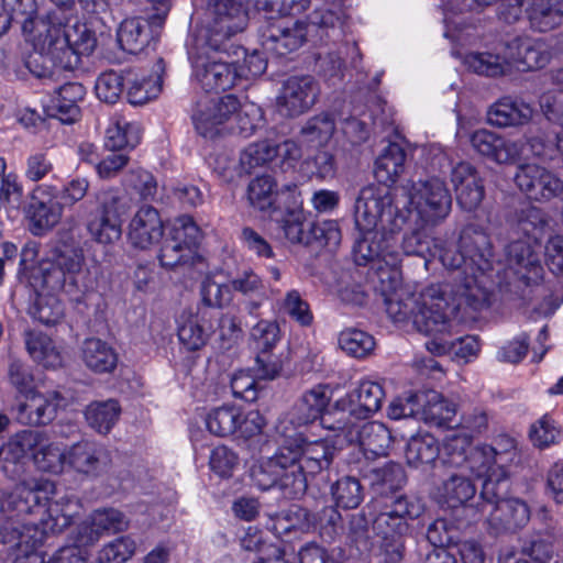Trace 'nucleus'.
I'll return each mask as SVG.
<instances>
[{
	"label": "nucleus",
	"mask_w": 563,
	"mask_h": 563,
	"mask_svg": "<svg viewBox=\"0 0 563 563\" xmlns=\"http://www.w3.org/2000/svg\"><path fill=\"white\" fill-rule=\"evenodd\" d=\"M387 190L366 189L355 202L354 221L361 238L353 252L357 265L371 264L379 280L390 283L391 291L383 289L388 317L395 323L408 324L426 334H443L451 329L452 307L448 290L431 285L420 292L397 288L400 253L395 234L405 223V217L393 208Z\"/></svg>",
	"instance_id": "nucleus-1"
},
{
	"label": "nucleus",
	"mask_w": 563,
	"mask_h": 563,
	"mask_svg": "<svg viewBox=\"0 0 563 563\" xmlns=\"http://www.w3.org/2000/svg\"><path fill=\"white\" fill-rule=\"evenodd\" d=\"M375 534L380 539L385 563H400L405 555L408 520L422 515L424 506L419 498L406 495H382L367 505Z\"/></svg>",
	"instance_id": "nucleus-2"
},
{
	"label": "nucleus",
	"mask_w": 563,
	"mask_h": 563,
	"mask_svg": "<svg viewBox=\"0 0 563 563\" xmlns=\"http://www.w3.org/2000/svg\"><path fill=\"white\" fill-rule=\"evenodd\" d=\"M461 247L467 256L466 277L454 290V301L457 308H470L481 311L488 306L489 294L478 279V274L492 269L494 251L489 235L476 225H467L461 232Z\"/></svg>",
	"instance_id": "nucleus-3"
},
{
	"label": "nucleus",
	"mask_w": 563,
	"mask_h": 563,
	"mask_svg": "<svg viewBox=\"0 0 563 563\" xmlns=\"http://www.w3.org/2000/svg\"><path fill=\"white\" fill-rule=\"evenodd\" d=\"M366 189H375L374 186L365 187L361 190L356 201ZM383 188H376L382 190ZM391 196V206L397 212L405 217V223L412 219L416 225L437 224L445 219L452 207V197L445 183L440 178L432 177L419 179L417 181L408 180L400 188L405 201L402 209L395 205V197L389 188H384Z\"/></svg>",
	"instance_id": "nucleus-4"
},
{
	"label": "nucleus",
	"mask_w": 563,
	"mask_h": 563,
	"mask_svg": "<svg viewBox=\"0 0 563 563\" xmlns=\"http://www.w3.org/2000/svg\"><path fill=\"white\" fill-rule=\"evenodd\" d=\"M53 490L49 481H36L33 485L19 484L13 492L0 490V543L26 544L29 527L34 510H41V492Z\"/></svg>",
	"instance_id": "nucleus-5"
},
{
	"label": "nucleus",
	"mask_w": 563,
	"mask_h": 563,
	"mask_svg": "<svg viewBox=\"0 0 563 563\" xmlns=\"http://www.w3.org/2000/svg\"><path fill=\"white\" fill-rule=\"evenodd\" d=\"M282 445L290 466L285 486L300 497L307 490L308 479L330 467L335 446L327 440L308 441L294 435Z\"/></svg>",
	"instance_id": "nucleus-6"
},
{
	"label": "nucleus",
	"mask_w": 563,
	"mask_h": 563,
	"mask_svg": "<svg viewBox=\"0 0 563 563\" xmlns=\"http://www.w3.org/2000/svg\"><path fill=\"white\" fill-rule=\"evenodd\" d=\"M84 263L80 250H58L52 258L42 263L34 279H40L43 289L53 292L63 290L70 296H78L93 289V283L85 278Z\"/></svg>",
	"instance_id": "nucleus-7"
},
{
	"label": "nucleus",
	"mask_w": 563,
	"mask_h": 563,
	"mask_svg": "<svg viewBox=\"0 0 563 563\" xmlns=\"http://www.w3.org/2000/svg\"><path fill=\"white\" fill-rule=\"evenodd\" d=\"M507 453H497L489 445L471 446L463 437L448 439L442 448L441 463L450 468L459 470L467 476L483 478L495 472L496 466L507 461Z\"/></svg>",
	"instance_id": "nucleus-8"
},
{
	"label": "nucleus",
	"mask_w": 563,
	"mask_h": 563,
	"mask_svg": "<svg viewBox=\"0 0 563 563\" xmlns=\"http://www.w3.org/2000/svg\"><path fill=\"white\" fill-rule=\"evenodd\" d=\"M71 21L70 15L48 11L37 16L36 21L25 22L24 35L35 52L64 69L65 54L71 55L66 36V26Z\"/></svg>",
	"instance_id": "nucleus-9"
},
{
	"label": "nucleus",
	"mask_w": 563,
	"mask_h": 563,
	"mask_svg": "<svg viewBox=\"0 0 563 563\" xmlns=\"http://www.w3.org/2000/svg\"><path fill=\"white\" fill-rule=\"evenodd\" d=\"M384 396L385 393L379 383L369 379L358 382L355 388L335 401L333 415L339 417L336 424L329 428L352 438L355 421L367 419L377 412Z\"/></svg>",
	"instance_id": "nucleus-10"
},
{
	"label": "nucleus",
	"mask_w": 563,
	"mask_h": 563,
	"mask_svg": "<svg viewBox=\"0 0 563 563\" xmlns=\"http://www.w3.org/2000/svg\"><path fill=\"white\" fill-rule=\"evenodd\" d=\"M218 52L201 43L189 51L192 77L207 92L225 91L241 84L238 64L222 60Z\"/></svg>",
	"instance_id": "nucleus-11"
},
{
	"label": "nucleus",
	"mask_w": 563,
	"mask_h": 563,
	"mask_svg": "<svg viewBox=\"0 0 563 563\" xmlns=\"http://www.w3.org/2000/svg\"><path fill=\"white\" fill-rule=\"evenodd\" d=\"M49 483L53 485V490L41 492L42 509L33 511L32 516L40 515L41 517L38 522L31 520L27 539H25L27 547L42 545L48 533L62 532L71 523L73 518L79 514L80 501L73 495H64L54 500L49 499L48 495L55 492V485L52 482Z\"/></svg>",
	"instance_id": "nucleus-12"
},
{
	"label": "nucleus",
	"mask_w": 563,
	"mask_h": 563,
	"mask_svg": "<svg viewBox=\"0 0 563 563\" xmlns=\"http://www.w3.org/2000/svg\"><path fill=\"white\" fill-rule=\"evenodd\" d=\"M247 13L236 0H213L208 9V22L196 43L209 45L213 51L224 49L225 42L244 31Z\"/></svg>",
	"instance_id": "nucleus-13"
},
{
	"label": "nucleus",
	"mask_w": 563,
	"mask_h": 563,
	"mask_svg": "<svg viewBox=\"0 0 563 563\" xmlns=\"http://www.w3.org/2000/svg\"><path fill=\"white\" fill-rule=\"evenodd\" d=\"M129 206L124 197L115 191H104L99 197L96 216L88 222L92 239L101 244H113L121 239V218Z\"/></svg>",
	"instance_id": "nucleus-14"
},
{
	"label": "nucleus",
	"mask_w": 563,
	"mask_h": 563,
	"mask_svg": "<svg viewBox=\"0 0 563 563\" xmlns=\"http://www.w3.org/2000/svg\"><path fill=\"white\" fill-rule=\"evenodd\" d=\"M65 398L59 391H29L15 396L11 413L22 426H44L54 420L59 407L65 406Z\"/></svg>",
	"instance_id": "nucleus-15"
},
{
	"label": "nucleus",
	"mask_w": 563,
	"mask_h": 563,
	"mask_svg": "<svg viewBox=\"0 0 563 563\" xmlns=\"http://www.w3.org/2000/svg\"><path fill=\"white\" fill-rule=\"evenodd\" d=\"M515 183L531 200L550 202L563 198V180L552 170L537 164H521L517 167Z\"/></svg>",
	"instance_id": "nucleus-16"
},
{
	"label": "nucleus",
	"mask_w": 563,
	"mask_h": 563,
	"mask_svg": "<svg viewBox=\"0 0 563 563\" xmlns=\"http://www.w3.org/2000/svg\"><path fill=\"white\" fill-rule=\"evenodd\" d=\"M329 401L330 395L325 386L319 385L306 391L288 413V417L279 421V424L277 426L278 432H280L285 438H291L292 434L287 433L286 423L300 427L312 423L319 418H321L322 424L330 429L329 426L336 424L339 416H334L333 412L329 413L328 417L322 416L324 409L329 405Z\"/></svg>",
	"instance_id": "nucleus-17"
},
{
	"label": "nucleus",
	"mask_w": 563,
	"mask_h": 563,
	"mask_svg": "<svg viewBox=\"0 0 563 563\" xmlns=\"http://www.w3.org/2000/svg\"><path fill=\"white\" fill-rule=\"evenodd\" d=\"M240 101L233 95L219 99L203 98L196 103L192 122L196 131L206 139H213L221 132V126L235 114Z\"/></svg>",
	"instance_id": "nucleus-18"
},
{
	"label": "nucleus",
	"mask_w": 563,
	"mask_h": 563,
	"mask_svg": "<svg viewBox=\"0 0 563 563\" xmlns=\"http://www.w3.org/2000/svg\"><path fill=\"white\" fill-rule=\"evenodd\" d=\"M319 85L311 76H291L287 78L277 97V108L284 117H298L316 103Z\"/></svg>",
	"instance_id": "nucleus-19"
},
{
	"label": "nucleus",
	"mask_w": 563,
	"mask_h": 563,
	"mask_svg": "<svg viewBox=\"0 0 563 563\" xmlns=\"http://www.w3.org/2000/svg\"><path fill=\"white\" fill-rule=\"evenodd\" d=\"M306 35L307 25L302 21L268 20L260 31L263 48L277 56L298 49L305 43Z\"/></svg>",
	"instance_id": "nucleus-20"
},
{
	"label": "nucleus",
	"mask_w": 563,
	"mask_h": 563,
	"mask_svg": "<svg viewBox=\"0 0 563 563\" xmlns=\"http://www.w3.org/2000/svg\"><path fill=\"white\" fill-rule=\"evenodd\" d=\"M503 49L509 68L514 66L522 71L543 68L551 59L547 45L530 36H516L504 43Z\"/></svg>",
	"instance_id": "nucleus-21"
},
{
	"label": "nucleus",
	"mask_w": 563,
	"mask_h": 563,
	"mask_svg": "<svg viewBox=\"0 0 563 563\" xmlns=\"http://www.w3.org/2000/svg\"><path fill=\"white\" fill-rule=\"evenodd\" d=\"M163 234L161 214L151 205L141 206L128 224L126 239L134 249L148 250L162 240Z\"/></svg>",
	"instance_id": "nucleus-22"
},
{
	"label": "nucleus",
	"mask_w": 563,
	"mask_h": 563,
	"mask_svg": "<svg viewBox=\"0 0 563 563\" xmlns=\"http://www.w3.org/2000/svg\"><path fill=\"white\" fill-rule=\"evenodd\" d=\"M44 439V431L24 429L12 434L0 445V468L8 475L18 473V466L24 459H33L37 446Z\"/></svg>",
	"instance_id": "nucleus-23"
},
{
	"label": "nucleus",
	"mask_w": 563,
	"mask_h": 563,
	"mask_svg": "<svg viewBox=\"0 0 563 563\" xmlns=\"http://www.w3.org/2000/svg\"><path fill=\"white\" fill-rule=\"evenodd\" d=\"M283 445L271 457L264 459L255 464L251 470V477L255 486L262 490L278 487L285 497L295 499L299 494H295L290 488L286 487V476L290 471Z\"/></svg>",
	"instance_id": "nucleus-24"
},
{
	"label": "nucleus",
	"mask_w": 563,
	"mask_h": 563,
	"mask_svg": "<svg viewBox=\"0 0 563 563\" xmlns=\"http://www.w3.org/2000/svg\"><path fill=\"white\" fill-rule=\"evenodd\" d=\"M483 515L495 533L516 531L530 520L529 506L519 498L501 500Z\"/></svg>",
	"instance_id": "nucleus-25"
},
{
	"label": "nucleus",
	"mask_w": 563,
	"mask_h": 563,
	"mask_svg": "<svg viewBox=\"0 0 563 563\" xmlns=\"http://www.w3.org/2000/svg\"><path fill=\"white\" fill-rule=\"evenodd\" d=\"M457 203L467 211L479 206L484 198V185L477 170L470 163H459L451 173Z\"/></svg>",
	"instance_id": "nucleus-26"
},
{
	"label": "nucleus",
	"mask_w": 563,
	"mask_h": 563,
	"mask_svg": "<svg viewBox=\"0 0 563 563\" xmlns=\"http://www.w3.org/2000/svg\"><path fill=\"white\" fill-rule=\"evenodd\" d=\"M506 257L509 269L527 284L542 277L543 267L531 242L520 239L511 241L506 247Z\"/></svg>",
	"instance_id": "nucleus-27"
},
{
	"label": "nucleus",
	"mask_w": 563,
	"mask_h": 563,
	"mask_svg": "<svg viewBox=\"0 0 563 563\" xmlns=\"http://www.w3.org/2000/svg\"><path fill=\"white\" fill-rule=\"evenodd\" d=\"M67 456L68 467L87 475L98 474L109 462L107 449L88 440L73 444L67 450Z\"/></svg>",
	"instance_id": "nucleus-28"
},
{
	"label": "nucleus",
	"mask_w": 563,
	"mask_h": 563,
	"mask_svg": "<svg viewBox=\"0 0 563 563\" xmlns=\"http://www.w3.org/2000/svg\"><path fill=\"white\" fill-rule=\"evenodd\" d=\"M86 95L85 87L79 82H67L59 87L46 104L47 114L63 123H73L79 117L78 102Z\"/></svg>",
	"instance_id": "nucleus-29"
},
{
	"label": "nucleus",
	"mask_w": 563,
	"mask_h": 563,
	"mask_svg": "<svg viewBox=\"0 0 563 563\" xmlns=\"http://www.w3.org/2000/svg\"><path fill=\"white\" fill-rule=\"evenodd\" d=\"M155 13L148 19H125L118 30V42L121 48L131 54L142 52L154 37L153 27H162L153 22Z\"/></svg>",
	"instance_id": "nucleus-30"
},
{
	"label": "nucleus",
	"mask_w": 563,
	"mask_h": 563,
	"mask_svg": "<svg viewBox=\"0 0 563 563\" xmlns=\"http://www.w3.org/2000/svg\"><path fill=\"white\" fill-rule=\"evenodd\" d=\"M532 115L533 109L529 103L510 97L499 99L487 112L488 122L498 128L527 124Z\"/></svg>",
	"instance_id": "nucleus-31"
},
{
	"label": "nucleus",
	"mask_w": 563,
	"mask_h": 563,
	"mask_svg": "<svg viewBox=\"0 0 563 563\" xmlns=\"http://www.w3.org/2000/svg\"><path fill=\"white\" fill-rule=\"evenodd\" d=\"M246 199L254 210L263 213H273L279 210V188L271 175L256 176L246 187Z\"/></svg>",
	"instance_id": "nucleus-32"
},
{
	"label": "nucleus",
	"mask_w": 563,
	"mask_h": 563,
	"mask_svg": "<svg viewBox=\"0 0 563 563\" xmlns=\"http://www.w3.org/2000/svg\"><path fill=\"white\" fill-rule=\"evenodd\" d=\"M81 360L85 366L96 374L112 373L118 365L115 350L98 338L86 339L81 345Z\"/></svg>",
	"instance_id": "nucleus-33"
},
{
	"label": "nucleus",
	"mask_w": 563,
	"mask_h": 563,
	"mask_svg": "<svg viewBox=\"0 0 563 563\" xmlns=\"http://www.w3.org/2000/svg\"><path fill=\"white\" fill-rule=\"evenodd\" d=\"M353 437H347L350 441L357 440L365 454L373 456H385L393 443V437L389 429L382 422L372 421L362 426L361 430H356V426L352 429Z\"/></svg>",
	"instance_id": "nucleus-34"
},
{
	"label": "nucleus",
	"mask_w": 563,
	"mask_h": 563,
	"mask_svg": "<svg viewBox=\"0 0 563 563\" xmlns=\"http://www.w3.org/2000/svg\"><path fill=\"white\" fill-rule=\"evenodd\" d=\"M530 27L549 32L563 24V0H531L526 9Z\"/></svg>",
	"instance_id": "nucleus-35"
},
{
	"label": "nucleus",
	"mask_w": 563,
	"mask_h": 563,
	"mask_svg": "<svg viewBox=\"0 0 563 563\" xmlns=\"http://www.w3.org/2000/svg\"><path fill=\"white\" fill-rule=\"evenodd\" d=\"M67 46L71 55L65 54L64 69H71L79 63L80 55H89L93 52L97 41L93 33L76 16L66 26Z\"/></svg>",
	"instance_id": "nucleus-36"
},
{
	"label": "nucleus",
	"mask_w": 563,
	"mask_h": 563,
	"mask_svg": "<svg viewBox=\"0 0 563 563\" xmlns=\"http://www.w3.org/2000/svg\"><path fill=\"white\" fill-rule=\"evenodd\" d=\"M476 487L470 476L454 470L438 489L440 503L449 508L465 505L475 496Z\"/></svg>",
	"instance_id": "nucleus-37"
},
{
	"label": "nucleus",
	"mask_w": 563,
	"mask_h": 563,
	"mask_svg": "<svg viewBox=\"0 0 563 563\" xmlns=\"http://www.w3.org/2000/svg\"><path fill=\"white\" fill-rule=\"evenodd\" d=\"M141 141V128L119 114L109 119L104 132V145L111 151L134 148Z\"/></svg>",
	"instance_id": "nucleus-38"
},
{
	"label": "nucleus",
	"mask_w": 563,
	"mask_h": 563,
	"mask_svg": "<svg viewBox=\"0 0 563 563\" xmlns=\"http://www.w3.org/2000/svg\"><path fill=\"white\" fill-rule=\"evenodd\" d=\"M424 404L421 409V418L434 427L454 428L459 426L456 420V406L443 398L442 395L430 390L423 395Z\"/></svg>",
	"instance_id": "nucleus-39"
},
{
	"label": "nucleus",
	"mask_w": 563,
	"mask_h": 563,
	"mask_svg": "<svg viewBox=\"0 0 563 563\" xmlns=\"http://www.w3.org/2000/svg\"><path fill=\"white\" fill-rule=\"evenodd\" d=\"M406 152L397 143H389L375 162L374 175L384 184H394L405 169Z\"/></svg>",
	"instance_id": "nucleus-40"
},
{
	"label": "nucleus",
	"mask_w": 563,
	"mask_h": 563,
	"mask_svg": "<svg viewBox=\"0 0 563 563\" xmlns=\"http://www.w3.org/2000/svg\"><path fill=\"white\" fill-rule=\"evenodd\" d=\"M120 415L121 407L114 399L91 401L84 410L88 426L100 434L109 433Z\"/></svg>",
	"instance_id": "nucleus-41"
},
{
	"label": "nucleus",
	"mask_w": 563,
	"mask_h": 563,
	"mask_svg": "<svg viewBox=\"0 0 563 563\" xmlns=\"http://www.w3.org/2000/svg\"><path fill=\"white\" fill-rule=\"evenodd\" d=\"M450 330L448 331V333ZM446 334V332H445ZM443 334L433 335L434 338L426 342V349L433 355H445L453 353L456 357L468 362L475 357L479 351V342L474 335H466L456 339L455 341H448Z\"/></svg>",
	"instance_id": "nucleus-42"
},
{
	"label": "nucleus",
	"mask_w": 563,
	"mask_h": 563,
	"mask_svg": "<svg viewBox=\"0 0 563 563\" xmlns=\"http://www.w3.org/2000/svg\"><path fill=\"white\" fill-rule=\"evenodd\" d=\"M25 347L33 361L45 367H57L62 364V354L55 342L46 334L37 331L25 332Z\"/></svg>",
	"instance_id": "nucleus-43"
},
{
	"label": "nucleus",
	"mask_w": 563,
	"mask_h": 563,
	"mask_svg": "<svg viewBox=\"0 0 563 563\" xmlns=\"http://www.w3.org/2000/svg\"><path fill=\"white\" fill-rule=\"evenodd\" d=\"M548 224L544 212L530 206L516 213L512 231L516 235H523L528 239L527 241L538 244L542 240Z\"/></svg>",
	"instance_id": "nucleus-44"
},
{
	"label": "nucleus",
	"mask_w": 563,
	"mask_h": 563,
	"mask_svg": "<svg viewBox=\"0 0 563 563\" xmlns=\"http://www.w3.org/2000/svg\"><path fill=\"white\" fill-rule=\"evenodd\" d=\"M67 450L59 443L52 442L44 431V439L34 453L33 462L43 472L60 474L67 467Z\"/></svg>",
	"instance_id": "nucleus-45"
},
{
	"label": "nucleus",
	"mask_w": 563,
	"mask_h": 563,
	"mask_svg": "<svg viewBox=\"0 0 563 563\" xmlns=\"http://www.w3.org/2000/svg\"><path fill=\"white\" fill-rule=\"evenodd\" d=\"M407 463L413 467L432 464L440 456L438 440L429 433L412 435L406 448Z\"/></svg>",
	"instance_id": "nucleus-46"
},
{
	"label": "nucleus",
	"mask_w": 563,
	"mask_h": 563,
	"mask_svg": "<svg viewBox=\"0 0 563 563\" xmlns=\"http://www.w3.org/2000/svg\"><path fill=\"white\" fill-rule=\"evenodd\" d=\"M346 9L345 0H322V4L308 15V25L328 34L346 18Z\"/></svg>",
	"instance_id": "nucleus-47"
},
{
	"label": "nucleus",
	"mask_w": 563,
	"mask_h": 563,
	"mask_svg": "<svg viewBox=\"0 0 563 563\" xmlns=\"http://www.w3.org/2000/svg\"><path fill=\"white\" fill-rule=\"evenodd\" d=\"M465 65L476 74L489 77L500 76L509 70L503 44L497 53L481 52L467 54L465 56Z\"/></svg>",
	"instance_id": "nucleus-48"
},
{
	"label": "nucleus",
	"mask_w": 563,
	"mask_h": 563,
	"mask_svg": "<svg viewBox=\"0 0 563 563\" xmlns=\"http://www.w3.org/2000/svg\"><path fill=\"white\" fill-rule=\"evenodd\" d=\"M484 482L481 490L482 503L478 505L479 511L484 514L492 506H496L501 500H506V494L509 488L507 471L504 464L496 466L495 472L483 477Z\"/></svg>",
	"instance_id": "nucleus-49"
},
{
	"label": "nucleus",
	"mask_w": 563,
	"mask_h": 563,
	"mask_svg": "<svg viewBox=\"0 0 563 563\" xmlns=\"http://www.w3.org/2000/svg\"><path fill=\"white\" fill-rule=\"evenodd\" d=\"M212 327L203 317L190 314L178 327V339L188 351H197L206 345Z\"/></svg>",
	"instance_id": "nucleus-50"
},
{
	"label": "nucleus",
	"mask_w": 563,
	"mask_h": 563,
	"mask_svg": "<svg viewBox=\"0 0 563 563\" xmlns=\"http://www.w3.org/2000/svg\"><path fill=\"white\" fill-rule=\"evenodd\" d=\"M439 258L444 267L448 269H456L460 272V275H463V278L459 283H456L454 286L449 285H441L444 289L448 290V298L450 301V307H452V312H455L457 310L466 309V308H457L454 307L456 305V301H454V295L452 290L456 288L457 285H461L466 277H471V272H466V262L467 256L464 251H462L461 247V239L459 240L457 245H451L443 250L439 251Z\"/></svg>",
	"instance_id": "nucleus-51"
},
{
	"label": "nucleus",
	"mask_w": 563,
	"mask_h": 563,
	"mask_svg": "<svg viewBox=\"0 0 563 563\" xmlns=\"http://www.w3.org/2000/svg\"><path fill=\"white\" fill-rule=\"evenodd\" d=\"M241 409L235 406H221L212 409L206 417L208 430L218 437L236 433Z\"/></svg>",
	"instance_id": "nucleus-52"
},
{
	"label": "nucleus",
	"mask_w": 563,
	"mask_h": 563,
	"mask_svg": "<svg viewBox=\"0 0 563 563\" xmlns=\"http://www.w3.org/2000/svg\"><path fill=\"white\" fill-rule=\"evenodd\" d=\"M125 190L143 201L155 199L158 190L156 178L142 168L130 169L123 180Z\"/></svg>",
	"instance_id": "nucleus-53"
},
{
	"label": "nucleus",
	"mask_w": 563,
	"mask_h": 563,
	"mask_svg": "<svg viewBox=\"0 0 563 563\" xmlns=\"http://www.w3.org/2000/svg\"><path fill=\"white\" fill-rule=\"evenodd\" d=\"M63 206L60 202L49 199L38 200L36 197L30 205V217L35 228L34 233L53 228L60 220Z\"/></svg>",
	"instance_id": "nucleus-54"
},
{
	"label": "nucleus",
	"mask_w": 563,
	"mask_h": 563,
	"mask_svg": "<svg viewBox=\"0 0 563 563\" xmlns=\"http://www.w3.org/2000/svg\"><path fill=\"white\" fill-rule=\"evenodd\" d=\"M339 345L346 354L362 358L369 355L375 349L374 338L358 329H346L339 335Z\"/></svg>",
	"instance_id": "nucleus-55"
},
{
	"label": "nucleus",
	"mask_w": 563,
	"mask_h": 563,
	"mask_svg": "<svg viewBox=\"0 0 563 563\" xmlns=\"http://www.w3.org/2000/svg\"><path fill=\"white\" fill-rule=\"evenodd\" d=\"M279 311L288 316L291 320L301 327H309L313 322V314L309 303L302 298L301 294L291 289L278 301Z\"/></svg>",
	"instance_id": "nucleus-56"
},
{
	"label": "nucleus",
	"mask_w": 563,
	"mask_h": 563,
	"mask_svg": "<svg viewBox=\"0 0 563 563\" xmlns=\"http://www.w3.org/2000/svg\"><path fill=\"white\" fill-rule=\"evenodd\" d=\"M552 80L560 88L543 93L540 107L549 121L563 126V68L552 71Z\"/></svg>",
	"instance_id": "nucleus-57"
},
{
	"label": "nucleus",
	"mask_w": 563,
	"mask_h": 563,
	"mask_svg": "<svg viewBox=\"0 0 563 563\" xmlns=\"http://www.w3.org/2000/svg\"><path fill=\"white\" fill-rule=\"evenodd\" d=\"M278 150L276 143L269 140H263L246 146L240 155L242 167L250 172L255 167L263 166L274 158H277Z\"/></svg>",
	"instance_id": "nucleus-58"
},
{
	"label": "nucleus",
	"mask_w": 563,
	"mask_h": 563,
	"mask_svg": "<svg viewBox=\"0 0 563 563\" xmlns=\"http://www.w3.org/2000/svg\"><path fill=\"white\" fill-rule=\"evenodd\" d=\"M31 314L45 325H56L64 319V306L53 294L38 295Z\"/></svg>",
	"instance_id": "nucleus-59"
},
{
	"label": "nucleus",
	"mask_w": 563,
	"mask_h": 563,
	"mask_svg": "<svg viewBox=\"0 0 563 563\" xmlns=\"http://www.w3.org/2000/svg\"><path fill=\"white\" fill-rule=\"evenodd\" d=\"M136 544L124 536L106 543L96 554V563H125L134 554Z\"/></svg>",
	"instance_id": "nucleus-60"
},
{
	"label": "nucleus",
	"mask_w": 563,
	"mask_h": 563,
	"mask_svg": "<svg viewBox=\"0 0 563 563\" xmlns=\"http://www.w3.org/2000/svg\"><path fill=\"white\" fill-rule=\"evenodd\" d=\"M201 300L210 308H223L233 298L231 284L220 283L212 276H207L200 285Z\"/></svg>",
	"instance_id": "nucleus-61"
},
{
	"label": "nucleus",
	"mask_w": 563,
	"mask_h": 563,
	"mask_svg": "<svg viewBox=\"0 0 563 563\" xmlns=\"http://www.w3.org/2000/svg\"><path fill=\"white\" fill-rule=\"evenodd\" d=\"M316 516L309 514L305 508L295 507L279 515L273 523V531L277 534L287 533L291 530H307L316 523Z\"/></svg>",
	"instance_id": "nucleus-62"
},
{
	"label": "nucleus",
	"mask_w": 563,
	"mask_h": 563,
	"mask_svg": "<svg viewBox=\"0 0 563 563\" xmlns=\"http://www.w3.org/2000/svg\"><path fill=\"white\" fill-rule=\"evenodd\" d=\"M169 239L183 247H188L192 253L201 240V231L191 217L180 216L175 219L170 229Z\"/></svg>",
	"instance_id": "nucleus-63"
},
{
	"label": "nucleus",
	"mask_w": 563,
	"mask_h": 563,
	"mask_svg": "<svg viewBox=\"0 0 563 563\" xmlns=\"http://www.w3.org/2000/svg\"><path fill=\"white\" fill-rule=\"evenodd\" d=\"M335 504L344 509H354L363 500V488L355 477L340 478L332 487Z\"/></svg>",
	"instance_id": "nucleus-64"
}]
</instances>
